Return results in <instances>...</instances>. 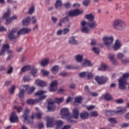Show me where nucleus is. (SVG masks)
Here are the masks:
<instances>
[{"label":"nucleus","mask_w":129,"mask_h":129,"mask_svg":"<svg viewBox=\"0 0 129 129\" xmlns=\"http://www.w3.org/2000/svg\"><path fill=\"white\" fill-rule=\"evenodd\" d=\"M30 31V29L25 28L22 29H20V30H19L17 32V29H14L11 30V32H10L9 34H8V36L10 40H12L14 39H17L19 35L27 34Z\"/></svg>","instance_id":"obj_1"},{"label":"nucleus","mask_w":129,"mask_h":129,"mask_svg":"<svg viewBox=\"0 0 129 129\" xmlns=\"http://www.w3.org/2000/svg\"><path fill=\"white\" fill-rule=\"evenodd\" d=\"M46 91H39L37 92L36 93H35V96L39 97V99H29L27 101V103L29 105H33L35 104H36L40 102L41 100H43V99H44L47 97L46 95H44L45 93H46Z\"/></svg>","instance_id":"obj_2"},{"label":"nucleus","mask_w":129,"mask_h":129,"mask_svg":"<svg viewBox=\"0 0 129 129\" xmlns=\"http://www.w3.org/2000/svg\"><path fill=\"white\" fill-rule=\"evenodd\" d=\"M35 90V88L34 87H30L29 85H23L21 86L20 88V92L18 94V97L22 99L24 97V93L25 91H27V94L30 95L34 90Z\"/></svg>","instance_id":"obj_3"},{"label":"nucleus","mask_w":129,"mask_h":129,"mask_svg":"<svg viewBox=\"0 0 129 129\" xmlns=\"http://www.w3.org/2000/svg\"><path fill=\"white\" fill-rule=\"evenodd\" d=\"M128 78H129V73L124 74L122 77L119 79V89L121 90H125L127 86L129 88V84L126 82Z\"/></svg>","instance_id":"obj_4"},{"label":"nucleus","mask_w":129,"mask_h":129,"mask_svg":"<svg viewBox=\"0 0 129 129\" xmlns=\"http://www.w3.org/2000/svg\"><path fill=\"white\" fill-rule=\"evenodd\" d=\"M113 27L115 29L121 31L126 28V25L122 20H116L113 21Z\"/></svg>","instance_id":"obj_5"},{"label":"nucleus","mask_w":129,"mask_h":129,"mask_svg":"<svg viewBox=\"0 0 129 129\" xmlns=\"http://www.w3.org/2000/svg\"><path fill=\"white\" fill-rule=\"evenodd\" d=\"M103 44L105 47L110 49L113 45V36H104L103 38Z\"/></svg>","instance_id":"obj_6"},{"label":"nucleus","mask_w":129,"mask_h":129,"mask_svg":"<svg viewBox=\"0 0 129 129\" xmlns=\"http://www.w3.org/2000/svg\"><path fill=\"white\" fill-rule=\"evenodd\" d=\"M119 109V110L115 111L112 110H106L105 112L108 113L111 116L114 115L115 114L122 115L124 112H126L127 109L126 108H122L121 107H117Z\"/></svg>","instance_id":"obj_7"},{"label":"nucleus","mask_w":129,"mask_h":129,"mask_svg":"<svg viewBox=\"0 0 129 129\" xmlns=\"http://www.w3.org/2000/svg\"><path fill=\"white\" fill-rule=\"evenodd\" d=\"M11 14V12L10 11L8 10V12H6L4 15V19L6 20V24L8 25L9 24H10L12 21L15 20H17L18 17L17 16L14 15L13 17L11 18H9Z\"/></svg>","instance_id":"obj_8"},{"label":"nucleus","mask_w":129,"mask_h":129,"mask_svg":"<svg viewBox=\"0 0 129 129\" xmlns=\"http://www.w3.org/2000/svg\"><path fill=\"white\" fill-rule=\"evenodd\" d=\"M108 80V79L107 77H99L97 76L95 78V81L99 85H103L105 84Z\"/></svg>","instance_id":"obj_9"},{"label":"nucleus","mask_w":129,"mask_h":129,"mask_svg":"<svg viewBox=\"0 0 129 129\" xmlns=\"http://www.w3.org/2000/svg\"><path fill=\"white\" fill-rule=\"evenodd\" d=\"M60 114L62 118H67L70 116L69 109L68 108H62L60 111Z\"/></svg>","instance_id":"obj_10"},{"label":"nucleus","mask_w":129,"mask_h":129,"mask_svg":"<svg viewBox=\"0 0 129 129\" xmlns=\"http://www.w3.org/2000/svg\"><path fill=\"white\" fill-rule=\"evenodd\" d=\"M83 13V11H80L78 9L70 11L68 13V16L69 17H76V16H79L82 15Z\"/></svg>","instance_id":"obj_11"},{"label":"nucleus","mask_w":129,"mask_h":129,"mask_svg":"<svg viewBox=\"0 0 129 129\" xmlns=\"http://www.w3.org/2000/svg\"><path fill=\"white\" fill-rule=\"evenodd\" d=\"M58 82L57 81H53L50 83V88H49V91L54 92L57 90Z\"/></svg>","instance_id":"obj_12"},{"label":"nucleus","mask_w":129,"mask_h":129,"mask_svg":"<svg viewBox=\"0 0 129 129\" xmlns=\"http://www.w3.org/2000/svg\"><path fill=\"white\" fill-rule=\"evenodd\" d=\"M10 120L12 123L19 121V118L15 112H13L11 113V116H10Z\"/></svg>","instance_id":"obj_13"},{"label":"nucleus","mask_w":129,"mask_h":129,"mask_svg":"<svg viewBox=\"0 0 129 129\" xmlns=\"http://www.w3.org/2000/svg\"><path fill=\"white\" fill-rule=\"evenodd\" d=\"M47 109L49 111H53L56 110V106H54V102L51 101L48 103Z\"/></svg>","instance_id":"obj_14"},{"label":"nucleus","mask_w":129,"mask_h":129,"mask_svg":"<svg viewBox=\"0 0 129 129\" xmlns=\"http://www.w3.org/2000/svg\"><path fill=\"white\" fill-rule=\"evenodd\" d=\"M35 84L40 87H43L47 85V82L42 81L40 79H37L35 81Z\"/></svg>","instance_id":"obj_15"},{"label":"nucleus","mask_w":129,"mask_h":129,"mask_svg":"<svg viewBox=\"0 0 129 129\" xmlns=\"http://www.w3.org/2000/svg\"><path fill=\"white\" fill-rule=\"evenodd\" d=\"M47 118V127H52L53 126V119L50 117L47 116L46 117Z\"/></svg>","instance_id":"obj_16"},{"label":"nucleus","mask_w":129,"mask_h":129,"mask_svg":"<svg viewBox=\"0 0 129 129\" xmlns=\"http://www.w3.org/2000/svg\"><path fill=\"white\" fill-rule=\"evenodd\" d=\"M10 48V46L8 44H5L3 47V49L0 51V56L4 55L7 50Z\"/></svg>","instance_id":"obj_17"},{"label":"nucleus","mask_w":129,"mask_h":129,"mask_svg":"<svg viewBox=\"0 0 129 129\" xmlns=\"http://www.w3.org/2000/svg\"><path fill=\"white\" fill-rule=\"evenodd\" d=\"M73 117L75 119H78L79 117V110L75 108L73 110Z\"/></svg>","instance_id":"obj_18"},{"label":"nucleus","mask_w":129,"mask_h":129,"mask_svg":"<svg viewBox=\"0 0 129 129\" xmlns=\"http://www.w3.org/2000/svg\"><path fill=\"white\" fill-rule=\"evenodd\" d=\"M87 26L90 28H94L97 26V23L95 20H92L87 23Z\"/></svg>","instance_id":"obj_19"},{"label":"nucleus","mask_w":129,"mask_h":129,"mask_svg":"<svg viewBox=\"0 0 129 129\" xmlns=\"http://www.w3.org/2000/svg\"><path fill=\"white\" fill-rule=\"evenodd\" d=\"M121 46V44L120 43V41L119 40H116L113 48L114 50L117 51L120 48Z\"/></svg>","instance_id":"obj_20"},{"label":"nucleus","mask_w":129,"mask_h":129,"mask_svg":"<svg viewBox=\"0 0 129 129\" xmlns=\"http://www.w3.org/2000/svg\"><path fill=\"white\" fill-rule=\"evenodd\" d=\"M30 112V110L28 108H26V109L24 111V115H23V118L24 119L25 121H26L28 120V113Z\"/></svg>","instance_id":"obj_21"},{"label":"nucleus","mask_w":129,"mask_h":129,"mask_svg":"<svg viewBox=\"0 0 129 129\" xmlns=\"http://www.w3.org/2000/svg\"><path fill=\"white\" fill-rule=\"evenodd\" d=\"M85 18L88 21V22H90L94 21L95 19V16L92 14H90L85 15Z\"/></svg>","instance_id":"obj_22"},{"label":"nucleus","mask_w":129,"mask_h":129,"mask_svg":"<svg viewBox=\"0 0 129 129\" xmlns=\"http://www.w3.org/2000/svg\"><path fill=\"white\" fill-rule=\"evenodd\" d=\"M68 42L69 44H74V45L79 44V42L76 39H75V37H72L70 38L69 39Z\"/></svg>","instance_id":"obj_23"},{"label":"nucleus","mask_w":129,"mask_h":129,"mask_svg":"<svg viewBox=\"0 0 129 129\" xmlns=\"http://www.w3.org/2000/svg\"><path fill=\"white\" fill-rule=\"evenodd\" d=\"M93 63L88 59H85L84 62L82 63L83 67L92 66Z\"/></svg>","instance_id":"obj_24"},{"label":"nucleus","mask_w":129,"mask_h":129,"mask_svg":"<svg viewBox=\"0 0 129 129\" xmlns=\"http://www.w3.org/2000/svg\"><path fill=\"white\" fill-rule=\"evenodd\" d=\"M8 57L7 58V60L10 61L12 59H13L14 55H13V52L12 50L8 51Z\"/></svg>","instance_id":"obj_25"},{"label":"nucleus","mask_w":129,"mask_h":129,"mask_svg":"<svg viewBox=\"0 0 129 129\" xmlns=\"http://www.w3.org/2000/svg\"><path fill=\"white\" fill-rule=\"evenodd\" d=\"M31 22V18L27 17L26 19H25L22 21V23L23 26H28L30 24Z\"/></svg>","instance_id":"obj_26"},{"label":"nucleus","mask_w":129,"mask_h":129,"mask_svg":"<svg viewBox=\"0 0 129 129\" xmlns=\"http://www.w3.org/2000/svg\"><path fill=\"white\" fill-rule=\"evenodd\" d=\"M81 31L85 34L90 33L91 32L90 29L88 27H81Z\"/></svg>","instance_id":"obj_27"},{"label":"nucleus","mask_w":129,"mask_h":129,"mask_svg":"<svg viewBox=\"0 0 129 129\" xmlns=\"http://www.w3.org/2000/svg\"><path fill=\"white\" fill-rule=\"evenodd\" d=\"M80 116H81V118L85 119L88 118L89 116V113H88V112H83L81 113Z\"/></svg>","instance_id":"obj_28"},{"label":"nucleus","mask_w":129,"mask_h":129,"mask_svg":"<svg viewBox=\"0 0 129 129\" xmlns=\"http://www.w3.org/2000/svg\"><path fill=\"white\" fill-rule=\"evenodd\" d=\"M115 56V55L113 54H110L108 55L109 59H110L112 63H113L114 64H116V61L114 59V57Z\"/></svg>","instance_id":"obj_29"},{"label":"nucleus","mask_w":129,"mask_h":129,"mask_svg":"<svg viewBox=\"0 0 129 129\" xmlns=\"http://www.w3.org/2000/svg\"><path fill=\"white\" fill-rule=\"evenodd\" d=\"M83 59V55L82 54H78L76 56V60L77 62L81 63Z\"/></svg>","instance_id":"obj_30"},{"label":"nucleus","mask_w":129,"mask_h":129,"mask_svg":"<svg viewBox=\"0 0 129 129\" xmlns=\"http://www.w3.org/2000/svg\"><path fill=\"white\" fill-rule=\"evenodd\" d=\"M62 6V1L60 0H58L55 3V8L56 9H60L61 7Z\"/></svg>","instance_id":"obj_31"},{"label":"nucleus","mask_w":129,"mask_h":129,"mask_svg":"<svg viewBox=\"0 0 129 129\" xmlns=\"http://www.w3.org/2000/svg\"><path fill=\"white\" fill-rule=\"evenodd\" d=\"M59 68V66H56L54 67H52V72L54 74H56L57 72H58Z\"/></svg>","instance_id":"obj_32"},{"label":"nucleus","mask_w":129,"mask_h":129,"mask_svg":"<svg viewBox=\"0 0 129 129\" xmlns=\"http://www.w3.org/2000/svg\"><path fill=\"white\" fill-rule=\"evenodd\" d=\"M49 61V59L45 58L42 60L41 62H40V64H41L43 67L46 66L48 64Z\"/></svg>","instance_id":"obj_33"},{"label":"nucleus","mask_w":129,"mask_h":129,"mask_svg":"<svg viewBox=\"0 0 129 129\" xmlns=\"http://www.w3.org/2000/svg\"><path fill=\"white\" fill-rule=\"evenodd\" d=\"M63 122L61 120H57L55 121V124L56 126V128H59V127H61Z\"/></svg>","instance_id":"obj_34"},{"label":"nucleus","mask_w":129,"mask_h":129,"mask_svg":"<svg viewBox=\"0 0 129 129\" xmlns=\"http://www.w3.org/2000/svg\"><path fill=\"white\" fill-rule=\"evenodd\" d=\"M37 72H38V70L36 68H33L31 70V74H32L34 77H37Z\"/></svg>","instance_id":"obj_35"},{"label":"nucleus","mask_w":129,"mask_h":129,"mask_svg":"<svg viewBox=\"0 0 129 129\" xmlns=\"http://www.w3.org/2000/svg\"><path fill=\"white\" fill-rule=\"evenodd\" d=\"M30 69H31V67L30 66H27L24 67V68L22 69L21 73L22 72L24 73V72L29 71L30 70Z\"/></svg>","instance_id":"obj_36"},{"label":"nucleus","mask_w":129,"mask_h":129,"mask_svg":"<svg viewBox=\"0 0 129 129\" xmlns=\"http://www.w3.org/2000/svg\"><path fill=\"white\" fill-rule=\"evenodd\" d=\"M63 101V98L61 97V98H55V102L57 103L58 104H59L61 103Z\"/></svg>","instance_id":"obj_37"},{"label":"nucleus","mask_w":129,"mask_h":129,"mask_svg":"<svg viewBox=\"0 0 129 129\" xmlns=\"http://www.w3.org/2000/svg\"><path fill=\"white\" fill-rule=\"evenodd\" d=\"M117 58L120 60H122L123 58H124V54L121 52L117 53Z\"/></svg>","instance_id":"obj_38"},{"label":"nucleus","mask_w":129,"mask_h":129,"mask_svg":"<svg viewBox=\"0 0 129 129\" xmlns=\"http://www.w3.org/2000/svg\"><path fill=\"white\" fill-rule=\"evenodd\" d=\"M82 99H83V98L82 96H79L76 97L75 99V101L76 103H81Z\"/></svg>","instance_id":"obj_39"},{"label":"nucleus","mask_w":129,"mask_h":129,"mask_svg":"<svg viewBox=\"0 0 129 129\" xmlns=\"http://www.w3.org/2000/svg\"><path fill=\"white\" fill-rule=\"evenodd\" d=\"M104 99H105V100L109 101L112 99V97L110 94H106L104 96Z\"/></svg>","instance_id":"obj_40"},{"label":"nucleus","mask_w":129,"mask_h":129,"mask_svg":"<svg viewBox=\"0 0 129 129\" xmlns=\"http://www.w3.org/2000/svg\"><path fill=\"white\" fill-rule=\"evenodd\" d=\"M99 115V114L97 111H93L90 113V116L93 117H96Z\"/></svg>","instance_id":"obj_41"},{"label":"nucleus","mask_w":129,"mask_h":129,"mask_svg":"<svg viewBox=\"0 0 129 129\" xmlns=\"http://www.w3.org/2000/svg\"><path fill=\"white\" fill-rule=\"evenodd\" d=\"M14 109H17V112L20 113L21 112L23 109L22 106H19L18 107V106H14Z\"/></svg>","instance_id":"obj_42"},{"label":"nucleus","mask_w":129,"mask_h":129,"mask_svg":"<svg viewBox=\"0 0 129 129\" xmlns=\"http://www.w3.org/2000/svg\"><path fill=\"white\" fill-rule=\"evenodd\" d=\"M90 4V0H84L83 3V5L85 7H88Z\"/></svg>","instance_id":"obj_43"},{"label":"nucleus","mask_w":129,"mask_h":129,"mask_svg":"<svg viewBox=\"0 0 129 129\" xmlns=\"http://www.w3.org/2000/svg\"><path fill=\"white\" fill-rule=\"evenodd\" d=\"M80 78H85L87 77V72H83L79 74Z\"/></svg>","instance_id":"obj_44"},{"label":"nucleus","mask_w":129,"mask_h":129,"mask_svg":"<svg viewBox=\"0 0 129 129\" xmlns=\"http://www.w3.org/2000/svg\"><path fill=\"white\" fill-rule=\"evenodd\" d=\"M121 62L123 64H127L129 63V58H125L121 60Z\"/></svg>","instance_id":"obj_45"},{"label":"nucleus","mask_w":129,"mask_h":129,"mask_svg":"<svg viewBox=\"0 0 129 129\" xmlns=\"http://www.w3.org/2000/svg\"><path fill=\"white\" fill-rule=\"evenodd\" d=\"M107 69V66L105 64H101V68L98 69L99 70H101L102 71H105Z\"/></svg>","instance_id":"obj_46"},{"label":"nucleus","mask_w":129,"mask_h":129,"mask_svg":"<svg viewBox=\"0 0 129 129\" xmlns=\"http://www.w3.org/2000/svg\"><path fill=\"white\" fill-rule=\"evenodd\" d=\"M9 69H8L7 71L8 74H11L13 72V69L14 68L11 66H9Z\"/></svg>","instance_id":"obj_47"},{"label":"nucleus","mask_w":129,"mask_h":129,"mask_svg":"<svg viewBox=\"0 0 129 129\" xmlns=\"http://www.w3.org/2000/svg\"><path fill=\"white\" fill-rule=\"evenodd\" d=\"M34 12V6H32L31 8H30L28 12V14L31 15Z\"/></svg>","instance_id":"obj_48"},{"label":"nucleus","mask_w":129,"mask_h":129,"mask_svg":"<svg viewBox=\"0 0 129 129\" xmlns=\"http://www.w3.org/2000/svg\"><path fill=\"white\" fill-rule=\"evenodd\" d=\"M92 50L95 53V54H99L100 50L99 48L96 47H93Z\"/></svg>","instance_id":"obj_49"},{"label":"nucleus","mask_w":129,"mask_h":129,"mask_svg":"<svg viewBox=\"0 0 129 129\" xmlns=\"http://www.w3.org/2000/svg\"><path fill=\"white\" fill-rule=\"evenodd\" d=\"M23 81L25 82H29L31 81V78L29 76H25L23 78Z\"/></svg>","instance_id":"obj_50"},{"label":"nucleus","mask_w":129,"mask_h":129,"mask_svg":"<svg viewBox=\"0 0 129 129\" xmlns=\"http://www.w3.org/2000/svg\"><path fill=\"white\" fill-rule=\"evenodd\" d=\"M15 87L14 86H11V88H10L9 90L10 93L11 94H13L15 91Z\"/></svg>","instance_id":"obj_51"},{"label":"nucleus","mask_w":129,"mask_h":129,"mask_svg":"<svg viewBox=\"0 0 129 129\" xmlns=\"http://www.w3.org/2000/svg\"><path fill=\"white\" fill-rule=\"evenodd\" d=\"M86 77H87V79L88 80H90L92 78V77H93V75L92 73H89V72H87L86 73Z\"/></svg>","instance_id":"obj_52"},{"label":"nucleus","mask_w":129,"mask_h":129,"mask_svg":"<svg viewBox=\"0 0 129 129\" xmlns=\"http://www.w3.org/2000/svg\"><path fill=\"white\" fill-rule=\"evenodd\" d=\"M85 91L87 95L89 94V93H90L88 86H86L85 87Z\"/></svg>","instance_id":"obj_53"},{"label":"nucleus","mask_w":129,"mask_h":129,"mask_svg":"<svg viewBox=\"0 0 129 129\" xmlns=\"http://www.w3.org/2000/svg\"><path fill=\"white\" fill-rule=\"evenodd\" d=\"M63 23H67L69 22V19L68 17H66V18H63L62 20Z\"/></svg>","instance_id":"obj_54"},{"label":"nucleus","mask_w":129,"mask_h":129,"mask_svg":"<svg viewBox=\"0 0 129 129\" xmlns=\"http://www.w3.org/2000/svg\"><path fill=\"white\" fill-rule=\"evenodd\" d=\"M109 121H110L111 123H117V121L116 120V119L114 118H111L110 119H109Z\"/></svg>","instance_id":"obj_55"},{"label":"nucleus","mask_w":129,"mask_h":129,"mask_svg":"<svg viewBox=\"0 0 129 129\" xmlns=\"http://www.w3.org/2000/svg\"><path fill=\"white\" fill-rule=\"evenodd\" d=\"M30 21H32L33 24H35L37 22V19L34 17H33L32 19H30Z\"/></svg>","instance_id":"obj_56"},{"label":"nucleus","mask_w":129,"mask_h":129,"mask_svg":"<svg viewBox=\"0 0 129 129\" xmlns=\"http://www.w3.org/2000/svg\"><path fill=\"white\" fill-rule=\"evenodd\" d=\"M70 32V29L68 28L64 29L63 30V35H67Z\"/></svg>","instance_id":"obj_57"},{"label":"nucleus","mask_w":129,"mask_h":129,"mask_svg":"<svg viewBox=\"0 0 129 129\" xmlns=\"http://www.w3.org/2000/svg\"><path fill=\"white\" fill-rule=\"evenodd\" d=\"M81 24L82 27H86V25H88V23H87L86 21H83L81 22Z\"/></svg>","instance_id":"obj_58"},{"label":"nucleus","mask_w":129,"mask_h":129,"mask_svg":"<svg viewBox=\"0 0 129 129\" xmlns=\"http://www.w3.org/2000/svg\"><path fill=\"white\" fill-rule=\"evenodd\" d=\"M41 72L42 73L43 76H46L49 75V72L48 71H46L44 70H41Z\"/></svg>","instance_id":"obj_59"},{"label":"nucleus","mask_w":129,"mask_h":129,"mask_svg":"<svg viewBox=\"0 0 129 129\" xmlns=\"http://www.w3.org/2000/svg\"><path fill=\"white\" fill-rule=\"evenodd\" d=\"M88 95H92L93 97H97V96H98V95L96 92L92 93L90 92V93H89V94Z\"/></svg>","instance_id":"obj_60"},{"label":"nucleus","mask_w":129,"mask_h":129,"mask_svg":"<svg viewBox=\"0 0 129 129\" xmlns=\"http://www.w3.org/2000/svg\"><path fill=\"white\" fill-rule=\"evenodd\" d=\"M59 75H60L62 77H65L68 76V73L67 72H61L59 74Z\"/></svg>","instance_id":"obj_61"},{"label":"nucleus","mask_w":129,"mask_h":129,"mask_svg":"<svg viewBox=\"0 0 129 129\" xmlns=\"http://www.w3.org/2000/svg\"><path fill=\"white\" fill-rule=\"evenodd\" d=\"M95 107L94 105H91L87 107V109L88 110H91Z\"/></svg>","instance_id":"obj_62"},{"label":"nucleus","mask_w":129,"mask_h":129,"mask_svg":"<svg viewBox=\"0 0 129 129\" xmlns=\"http://www.w3.org/2000/svg\"><path fill=\"white\" fill-rule=\"evenodd\" d=\"M62 33H63L62 29H59L57 31L56 34L57 35H61L62 34Z\"/></svg>","instance_id":"obj_63"},{"label":"nucleus","mask_w":129,"mask_h":129,"mask_svg":"<svg viewBox=\"0 0 129 129\" xmlns=\"http://www.w3.org/2000/svg\"><path fill=\"white\" fill-rule=\"evenodd\" d=\"M7 31V28L4 27V26H1L0 27V32H6Z\"/></svg>","instance_id":"obj_64"}]
</instances>
